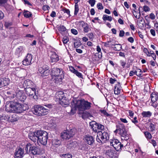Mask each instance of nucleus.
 Returning <instances> with one entry per match:
<instances>
[{"mask_svg":"<svg viewBox=\"0 0 158 158\" xmlns=\"http://www.w3.org/2000/svg\"><path fill=\"white\" fill-rule=\"evenodd\" d=\"M52 62H54L59 60L58 56L55 52L52 53L50 56Z\"/></svg>","mask_w":158,"mask_h":158,"instance_id":"a878e982","label":"nucleus"},{"mask_svg":"<svg viewBox=\"0 0 158 158\" xmlns=\"http://www.w3.org/2000/svg\"><path fill=\"white\" fill-rule=\"evenodd\" d=\"M41 105H37L34 106L32 110L33 113L35 115L40 116L41 108L42 109V108L41 107Z\"/></svg>","mask_w":158,"mask_h":158,"instance_id":"f3484780","label":"nucleus"},{"mask_svg":"<svg viewBox=\"0 0 158 158\" xmlns=\"http://www.w3.org/2000/svg\"><path fill=\"white\" fill-rule=\"evenodd\" d=\"M40 130H38L34 132H31L29 133L28 135L29 139L34 142H36V141L38 142L39 135L38 133H40Z\"/></svg>","mask_w":158,"mask_h":158,"instance_id":"9b49d317","label":"nucleus"},{"mask_svg":"<svg viewBox=\"0 0 158 158\" xmlns=\"http://www.w3.org/2000/svg\"><path fill=\"white\" fill-rule=\"evenodd\" d=\"M29 109L28 105L26 103H20V113L25 111Z\"/></svg>","mask_w":158,"mask_h":158,"instance_id":"393cba45","label":"nucleus"},{"mask_svg":"<svg viewBox=\"0 0 158 158\" xmlns=\"http://www.w3.org/2000/svg\"><path fill=\"white\" fill-rule=\"evenodd\" d=\"M90 116H91L90 114L86 111L83 112L82 115V118L83 119H85Z\"/></svg>","mask_w":158,"mask_h":158,"instance_id":"72a5a7b5","label":"nucleus"},{"mask_svg":"<svg viewBox=\"0 0 158 158\" xmlns=\"http://www.w3.org/2000/svg\"><path fill=\"white\" fill-rule=\"evenodd\" d=\"M151 98L152 102H156L158 99V93L156 92L152 93L151 95Z\"/></svg>","mask_w":158,"mask_h":158,"instance_id":"b1692460","label":"nucleus"},{"mask_svg":"<svg viewBox=\"0 0 158 158\" xmlns=\"http://www.w3.org/2000/svg\"><path fill=\"white\" fill-rule=\"evenodd\" d=\"M75 74L77 76L80 78H83V76L81 73L78 72L77 70H76L73 73Z\"/></svg>","mask_w":158,"mask_h":158,"instance_id":"37998d69","label":"nucleus"},{"mask_svg":"<svg viewBox=\"0 0 158 158\" xmlns=\"http://www.w3.org/2000/svg\"><path fill=\"white\" fill-rule=\"evenodd\" d=\"M150 31L151 34L153 36H154L156 35L155 31L154 29H151L150 30Z\"/></svg>","mask_w":158,"mask_h":158,"instance_id":"e2e57ef3","label":"nucleus"},{"mask_svg":"<svg viewBox=\"0 0 158 158\" xmlns=\"http://www.w3.org/2000/svg\"><path fill=\"white\" fill-rule=\"evenodd\" d=\"M23 14L24 17L27 18L31 17L32 15L30 12L27 10H24Z\"/></svg>","mask_w":158,"mask_h":158,"instance_id":"e433bc0d","label":"nucleus"},{"mask_svg":"<svg viewBox=\"0 0 158 158\" xmlns=\"http://www.w3.org/2000/svg\"><path fill=\"white\" fill-rule=\"evenodd\" d=\"M32 59V56L31 54H28L22 62L24 65H28L32 64L31 61Z\"/></svg>","mask_w":158,"mask_h":158,"instance_id":"2eb2a0df","label":"nucleus"},{"mask_svg":"<svg viewBox=\"0 0 158 158\" xmlns=\"http://www.w3.org/2000/svg\"><path fill=\"white\" fill-rule=\"evenodd\" d=\"M22 1L25 4H27L29 6H32V4H31L27 0H22Z\"/></svg>","mask_w":158,"mask_h":158,"instance_id":"13d9d810","label":"nucleus"},{"mask_svg":"<svg viewBox=\"0 0 158 158\" xmlns=\"http://www.w3.org/2000/svg\"><path fill=\"white\" fill-rule=\"evenodd\" d=\"M15 158H20V147L17 148L14 154Z\"/></svg>","mask_w":158,"mask_h":158,"instance_id":"f704fd0d","label":"nucleus"},{"mask_svg":"<svg viewBox=\"0 0 158 158\" xmlns=\"http://www.w3.org/2000/svg\"><path fill=\"white\" fill-rule=\"evenodd\" d=\"M14 101H8L5 106L6 111L9 113H20V104L19 98L16 97Z\"/></svg>","mask_w":158,"mask_h":158,"instance_id":"f03ea898","label":"nucleus"},{"mask_svg":"<svg viewBox=\"0 0 158 158\" xmlns=\"http://www.w3.org/2000/svg\"><path fill=\"white\" fill-rule=\"evenodd\" d=\"M21 90H23L24 92V91L30 99H33L35 100L37 99L38 97L36 93L35 88L31 87L25 88H21Z\"/></svg>","mask_w":158,"mask_h":158,"instance_id":"39448f33","label":"nucleus"},{"mask_svg":"<svg viewBox=\"0 0 158 158\" xmlns=\"http://www.w3.org/2000/svg\"><path fill=\"white\" fill-rule=\"evenodd\" d=\"M141 115L144 118H149L152 115V113L150 111H143L141 113Z\"/></svg>","mask_w":158,"mask_h":158,"instance_id":"bb28decb","label":"nucleus"},{"mask_svg":"<svg viewBox=\"0 0 158 158\" xmlns=\"http://www.w3.org/2000/svg\"><path fill=\"white\" fill-rule=\"evenodd\" d=\"M95 56H98L99 59H101L102 56V52L97 53H95Z\"/></svg>","mask_w":158,"mask_h":158,"instance_id":"4d7b16f0","label":"nucleus"},{"mask_svg":"<svg viewBox=\"0 0 158 158\" xmlns=\"http://www.w3.org/2000/svg\"><path fill=\"white\" fill-rule=\"evenodd\" d=\"M110 144L111 146H113L114 149L117 151H120L123 145L117 139H115L110 141Z\"/></svg>","mask_w":158,"mask_h":158,"instance_id":"6e6552de","label":"nucleus"},{"mask_svg":"<svg viewBox=\"0 0 158 158\" xmlns=\"http://www.w3.org/2000/svg\"><path fill=\"white\" fill-rule=\"evenodd\" d=\"M137 71H131L129 73V75L130 76H132L134 75H136L137 76L140 77L141 76V73H137Z\"/></svg>","mask_w":158,"mask_h":158,"instance_id":"7c9ffc66","label":"nucleus"},{"mask_svg":"<svg viewBox=\"0 0 158 158\" xmlns=\"http://www.w3.org/2000/svg\"><path fill=\"white\" fill-rule=\"evenodd\" d=\"M87 36L89 37V38L90 39H93L94 37V34L92 32H91L90 33H88L87 35Z\"/></svg>","mask_w":158,"mask_h":158,"instance_id":"603ef678","label":"nucleus"},{"mask_svg":"<svg viewBox=\"0 0 158 158\" xmlns=\"http://www.w3.org/2000/svg\"><path fill=\"white\" fill-rule=\"evenodd\" d=\"M149 127L151 131H154L155 128L154 124L152 123H150V124Z\"/></svg>","mask_w":158,"mask_h":158,"instance_id":"6e6d98bb","label":"nucleus"},{"mask_svg":"<svg viewBox=\"0 0 158 158\" xmlns=\"http://www.w3.org/2000/svg\"><path fill=\"white\" fill-rule=\"evenodd\" d=\"M84 139L87 144L90 145H93L95 141L94 137L89 135H85Z\"/></svg>","mask_w":158,"mask_h":158,"instance_id":"ddd939ff","label":"nucleus"},{"mask_svg":"<svg viewBox=\"0 0 158 158\" xmlns=\"http://www.w3.org/2000/svg\"><path fill=\"white\" fill-rule=\"evenodd\" d=\"M109 139V133L107 129L103 131H98L97 133L96 140L99 143H105Z\"/></svg>","mask_w":158,"mask_h":158,"instance_id":"7ed1b4c3","label":"nucleus"},{"mask_svg":"<svg viewBox=\"0 0 158 158\" xmlns=\"http://www.w3.org/2000/svg\"><path fill=\"white\" fill-rule=\"evenodd\" d=\"M116 80L114 79L110 78V84H113L116 81Z\"/></svg>","mask_w":158,"mask_h":158,"instance_id":"69168bd1","label":"nucleus"},{"mask_svg":"<svg viewBox=\"0 0 158 158\" xmlns=\"http://www.w3.org/2000/svg\"><path fill=\"white\" fill-rule=\"evenodd\" d=\"M64 13H67L68 15L69 16H70V11L69 9H65L63 10Z\"/></svg>","mask_w":158,"mask_h":158,"instance_id":"052dcab7","label":"nucleus"},{"mask_svg":"<svg viewBox=\"0 0 158 158\" xmlns=\"http://www.w3.org/2000/svg\"><path fill=\"white\" fill-rule=\"evenodd\" d=\"M93 123H94L92 124L91 123H90V125H93L92 127L93 130L94 132L98 133V131H99V130L103 131V130H106V129H105L104 125L100 123H97L95 122H94Z\"/></svg>","mask_w":158,"mask_h":158,"instance_id":"9d476101","label":"nucleus"},{"mask_svg":"<svg viewBox=\"0 0 158 158\" xmlns=\"http://www.w3.org/2000/svg\"><path fill=\"white\" fill-rule=\"evenodd\" d=\"M154 27L156 31L158 32V23L157 22L154 23Z\"/></svg>","mask_w":158,"mask_h":158,"instance_id":"338daca9","label":"nucleus"},{"mask_svg":"<svg viewBox=\"0 0 158 158\" xmlns=\"http://www.w3.org/2000/svg\"><path fill=\"white\" fill-rule=\"evenodd\" d=\"M131 121L135 125L138 123V121L137 120V118L136 117H135L133 119H131Z\"/></svg>","mask_w":158,"mask_h":158,"instance_id":"5fc2aeb1","label":"nucleus"},{"mask_svg":"<svg viewBox=\"0 0 158 158\" xmlns=\"http://www.w3.org/2000/svg\"><path fill=\"white\" fill-rule=\"evenodd\" d=\"M69 70L71 71V72L73 73H74V72L76 70L72 66L69 67Z\"/></svg>","mask_w":158,"mask_h":158,"instance_id":"774afa93","label":"nucleus"},{"mask_svg":"<svg viewBox=\"0 0 158 158\" xmlns=\"http://www.w3.org/2000/svg\"><path fill=\"white\" fill-rule=\"evenodd\" d=\"M24 92L23 90H20V94L21 93V95L20 96V101L22 103L25 102L27 98V96L25 95H24L23 93Z\"/></svg>","mask_w":158,"mask_h":158,"instance_id":"cd10ccee","label":"nucleus"},{"mask_svg":"<svg viewBox=\"0 0 158 158\" xmlns=\"http://www.w3.org/2000/svg\"><path fill=\"white\" fill-rule=\"evenodd\" d=\"M147 139H151L152 137L151 134L149 132L146 131L144 133Z\"/></svg>","mask_w":158,"mask_h":158,"instance_id":"c03bdc74","label":"nucleus"},{"mask_svg":"<svg viewBox=\"0 0 158 158\" xmlns=\"http://www.w3.org/2000/svg\"><path fill=\"white\" fill-rule=\"evenodd\" d=\"M79 10V9L78 8V5H75V10H74V15H76L77 14L78 11Z\"/></svg>","mask_w":158,"mask_h":158,"instance_id":"49530a36","label":"nucleus"},{"mask_svg":"<svg viewBox=\"0 0 158 158\" xmlns=\"http://www.w3.org/2000/svg\"><path fill=\"white\" fill-rule=\"evenodd\" d=\"M91 103L84 99L73 100L71 102L70 112L72 113H75L77 108L80 110H89L91 107Z\"/></svg>","mask_w":158,"mask_h":158,"instance_id":"f257e3e1","label":"nucleus"},{"mask_svg":"<svg viewBox=\"0 0 158 158\" xmlns=\"http://www.w3.org/2000/svg\"><path fill=\"white\" fill-rule=\"evenodd\" d=\"M4 16V13L0 10V20L2 19Z\"/></svg>","mask_w":158,"mask_h":158,"instance_id":"680f3d73","label":"nucleus"},{"mask_svg":"<svg viewBox=\"0 0 158 158\" xmlns=\"http://www.w3.org/2000/svg\"><path fill=\"white\" fill-rule=\"evenodd\" d=\"M40 116H42L48 114L49 111V110L45 108L43 106L41 105Z\"/></svg>","mask_w":158,"mask_h":158,"instance_id":"5701e85b","label":"nucleus"},{"mask_svg":"<svg viewBox=\"0 0 158 158\" xmlns=\"http://www.w3.org/2000/svg\"><path fill=\"white\" fill-rule=\"evenodd\" d=\"M58 29L60 33L62 34L63 32L66 31V28L63 25H60V26L59 27Z\"/></svg>","mask_w":158,"mask_h":158,"instance_id":"c9c22d12","label":"nucleus"},{"mask_svg":"<svg viewBox=\"0 0 158 158\" xmlns=\"http://www.w3.org/2000/svg\"><path fill=\"white\" fill-rule=\"evenodd\" d=\"M12 23L11 22H5L4 26L7 28H9L10 26H11Z\"/></svg>","mask_w":158,"mask_h":158,"instance_id":"de8ad7c7","label":"nucleus"},{"mask_svg":"<svg viewBox=\"0 0 158 158\" xmlns=\"http://www.w3.org/2000/svg\"><path fill=\"white\" fill-rule=\"evenodd\" d=\"M30 151L33 155H39L40 153V149L34 146H31V147H30Z\"/></svg>","mask_w":158,"mask_h":158,"instance_id":"6ab92c4d","label":"nucleus"},{"mask_svg":"<svg viewBox=\"0 0 158 158\" xmlns=\"http://www.w3.org/2000/svg\"><path fill=\"white\" fill-rule=\"evenodd\" d=\"M9 82L8 78L4 77L0 79V88L8 85Z\"/></svg>","mask_w":158,"mask_h":158,"instance_id":"a211bd4d","label":"nucleus"},{"mask_svg":"<svg viewBox=\"0 0 158 158\" xmlns=\"http://www.w3.org/2000/svg\"><path fill=\"white\" fill-rule=\"evenodd\" d=\"M76 129L75 128L64 131L61 133V137L64 139L68 140L73 137L76 132Z\"/></svg>","mask_w":158,"mask_h":158,"instance_id":"423d86ee","label":"nucleus"},{"mask_svg":"<svg viewBox=\"0 0 158 158\" xmlns=\"http://www.w3.org/2000/svg\"><path fill=\"white\" fill-rule=\"evenodd\" d=\"M97 7L99 10H101L103 9V7L101 3H98L97 4Z\"/></svg>","mask_w":158,"mask_h":158,"instance_id":"09e8293b","label":"nucleus"},{"mask_svg":"<svg viewBox=\"0 0 158 158\" xmlns=\"http://www.w3.org/2000/svg\"><path fill=\"white\" fill-rule=\"evenodd\" d=\"M110 43H111V41H109L107 42V43H105V45L106 47H110L114 45V44H110Z\"/></svg>","mask_w":158,"mask_h":158,"instance_id":"0e129e2a","label":"nucleus"},{"mask_svg":"<svg viewBox=\"0 0 158 158\" xmlns=\"http://www.w3.org/2000/svg\"><path fill=\"white\" fill-rule=\"evenodd\" d=\"M61 74H64L62 69L57 68H54L52 69V76H58Z\"/></svg>","mask_w":158,"mask_h":158,"instance_id":"dca6fc26","label":"nucleus"},{"mask_svg":"<svg viewBox=\"0 0 158 158\" xmlns=\"http://www.w3.org/2000/svg\"><path fill=\"white\" fill-rule=\"evenodd\" d=\"M34 83L31 81L28 80H25L23 82V88H29L33 87ZM22 88V87H21Z\"/></svg>","mask_w":158,"mask_h":158,"instance_id":"aec40b11","label":"nucleus"},{"mask_svg":"<svg viewBox=\"0 0 158 158\" xmlns=\"http://www.w3.org/2000/svg\"><path fill=\"white\" fill-rule=\"evenodd\" d=\"M121 89L120 88L114 87V93L115 94L118 95L120 93Z\"/></svg>","mask_w":158,"mask_h":158,"instance_id":"a19ab883","label":"nucleus"},{"mask_svg":"<svg viewBox=\"0 0 158 158\" xmlns=\"http://www.w3.org/2000/svg\"><path fill=\"white\" fill-rule=\"evenodd\" d=\"M39 135L38 141L42 144L45 145L47 144L48 135V133L45 131L40 130V133H38Z\"/></svg>","mask_w":158,"mask_h":158,"instance_id":"0eeeda50","label":"nucleus"},{"mask_svg":"<svg viewBox=\"0 0 158 158\" xmlns=\"http://www.w3.org/2000/svg\"><path fill=\"white\" fill-rule=\"evenodd\" d=\"M24 155V149H23V146H22V148H20V158H22Z\"/></svg>","mask_w":158,"mask_h":158,"instance_id":"864d4df0","label":"nucleus"},{"mask_svg":"<svg viewBox=\"0 0 158 158\" xmlns=\"http://www.w3.org/2000/svg\"><path fill=\"white\" fill-rule=\"evenodd\" d=\"M149 18L152 20H154L155 19V16L154 14L151 13L149 15Z\"/></svg>","mask_w":158,"mask_h":158,"instance_id":"bf43d9fd","label":"nucleus"},{"mask_svg":"<svg viewBox=\"0 0 158 158\" xmlns=\"http://www.w3.org/2000/svg\"><path fill=\"white\" fill-rule=\"evenodd\" d=\"M102 19L104 21L108 20L110 22L112 20V18L111 16L107 15H103Z\"/></svg>","mask_w":158,"mask_h":158,"instance_id":"473e14b6","label":"nucleus"},{"mask_svg":"<svg viewBox=\"0 0 158 158\" xmlns=\"http://www.w3.org/2000/svg\"><path fill=\"white\" fill-rule=\"evenodd\" d=\"M143 10L145 12L149 11L150 9L149 7L147 6H144L143 7Z\"/></svg>","mask_w":158,"mask_h":158,"instance_id":"3c124183","label":"nucleus"},{"mask_svg":"<svg viewBox=\"0 0 158 158\" xmlns=\"http://www.w3.org/2000/svg\"><path fill=\"white\" fill-rule=\"evenodd\" d=\"M63 44H67L69 41V38L67 36L64 37L62 40Z\"/></svg>","mask_w":158,"mask_h":158,"instance_id":"79ce46f5","label":"nucleus"},{"mask_svg":"<svg viewBox=\"0 0 158 158\" xmlns=\"http://www.w3.org/2000/svg\"><path fill=\"white\" fill-rule=\"evenodd\" d=\"M52 80L56 84H60L64 77V74H61L58 76H52Z\"/></svg>","mask_w":158,"mask_h":158,"instance_id":"4468645a","label":"nucleus"},{"mask_svg":"<svg viewBox=\"0 0 158 158\" xmlns=\"http://www.w3.org/2000/svg\"><path fill=\"white\" fill-rule=\"evenodd\" d=\"M52 143L56 147H57L60 144L61 141L59 139H55L52 141Z\"/></svg>","mask_w":158,"mask_h":158,"instance_id":"c85d7f7f","label":"nucleus"},{"mask_svg":"<svg viewBox=\"0 0 158 158\" xmlns=\"http://www.w3.org/2000/svg\"><path fill=\"white\" fill-rule=\"evenodd\" d=\"M77 145L78 144L75 141L70 142L67 144V147L68 148L71 149L75 148Z\"/></svg>","mask_w":158,"mask_h":158,"instance_id":"4be33fe9","label":"nucleus"},{"mask_svg":"<svg viewBox=\"0 0 158 158\" xmlns=\"http://www.w3.org/2000/svg\"><path fill=\"white\" fill-rule=\"evenodd\" d=\"M56 97L62 103V104L64 103L66 104L65 103H66L67 100L64 93L62 92H59L57 93L56 95Z\"/></svg>","mask_w":158,"mask_h":158,"instance_id":"f8f14e48","label":"nucleus"},{"mask_svg":"<svg viewBox=\"0 0 158 158\" xmlns=\"http://www.w3.org/2000/svg\"><path fill=\"white\" fill-rule=\"evenodd\" d=\"M115 47L114 48V50L115 51H120L122 48V46L121 45L119 44H114Z\"/></svg>","mask_w":158,"mask_h":158,"instance_id":"4c0bfd02","label":"nucleus"},{"mask_svg":"<svg viewBox=\"0 0 158 158\" xmlns=\"http://www.w3.org/2000/svg\"><path fill=\"white\" fill-rule=\"evenodd\" d=\"M142 8V7H139V12H137L136 11V13H135V14H134V13H133L134 15V16L136 18L138 19H139V18L140 16V15H141L140 14V9L141 8Z\"/></svg>","mask_w":158,"mask_h":158,"instance_id":"58836bf2","label":"nucleus"},{"mask_svg":"<svg viewBox=\"0 0 158 158\" xmlns=\"http://www.w3.org/2000/svg\"><path fill=\"white\" fill-rule=\"evenodd\" d=\"M23 145L24 146L23 147V149L24 150V148H25L26 152L27 153L28 149H30V147H31V145L30 143L26 144L25 142H23Z\"/></svg>","mask_w":158,"mask_h":158,"instance_id":"c756f323","label":"nucleus"},{"mask_svg":"<svg viewBox=\"0 0 158 158\" xmlns=\"http://www.w3.org/2000/svg\"><path fill=\"white\" fill-rule=\"evenodd\" d=\"M96 1L95 0H89L88 2L92 7L93 6L95 3Z\"/></svg>","mask_w":158,"mask_h":158,"instance_id":"8fccbe9b","label":"nucleus"},{"mask_svg":"<svg viewBox=\"0 0 158 158\" xmlns=\"http://www.w3.org/2000/svg\"><path fill=\"white\" fill-rule=\"evenodd\" d=\"M81 25L83 28V31L84 32L87 33L90 30L87 23H85L83 21H82L81 22Z\"/></svg>","mask_w":158,"mask_h":158,"instance_id":"412c9836","label":"nucleus"},{"mask_svg":"<svg viewBox=\"0 0 158 158\" xmlns=\"http://www.w3.org/2000/svg\"><path fill=\"white\" fill-rule=\"evenodd\" d=\"M106 154L110 157L112 158L114 156L113 151L111 149L108 150L106 152Z\"/></svg>","mask_w":158,"mask_h":158,"instance_id":"2f4dec72","label":"nucleus"},{"mask_svg":"<svg viewBox=\"0 0 158 158\" xmlns=\"http://www.w3.org/2000/svg\"><path fill=\"white\" fill-rule=\"evenodd\" d=\"M74 44L75 48H78L81 44L80 41H77L74 43Z\"/></svg>","mask_w":158,"mask_h":158,"instance_id":"a18cd8bd","label":"nucleus"},{"mask_svg":"<svg viewBox=\"0 0 158 158\" xmlns=\"http://www.w3.org/2000/svg\"><path fill=\"white\" fill-rule=\"evenodd\" d=\"M118 124L117 125V129L114 131V133L118 132L119 134L123 138L122 139L127 140L129 139V135L127 133L124 125L120 122L118 123Z\"/></svg>","mask_w":158,"mask_h":158,"instance_id":"20e7f679","label":"nucleus"},{"mask_svg":"<svg viewBox=\"0 0 158 158\" xmlns=\"http://www.w3.org/2000/svg\"><path fill=\"white\" fill-rule=\"evenodd\" d=\"M61 156L62 158H72V155L69 154H63L61 155Z\"/></svg>","mask_w":158,"mask_h":158,"instance_id":"ea45409f","label":"nucleus"},{"mask_svg":"<svg viewBox=\"0 0 158 158\" xmlns=\"http://www.w3.org/2000/svg\"><path fill=\"white\" fill-rule=\"evenodd\" d=\"M39 71L41 74V76L43 77L47 76L50 73L49 67L47 65H44L42 67H40Z\"/></svg>","mask_w":158,"mask_h":158,"instance_id":"1a4fd4ad","label":"nucleus"}]
</instances>
